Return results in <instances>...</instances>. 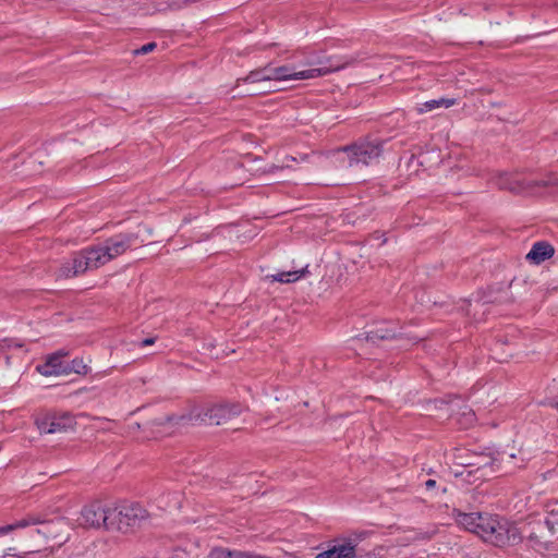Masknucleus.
<instances>
[{"instance_id": "27", "label": "nucleus", "mask_w": 558, "mask_h": 558, "mask_svg": "<svg viewBox=\"0 0 558 558\" xmlns=\"http://www.w3.org/2000/svg\"><path fill=\"white\" fill-rule=\"evenodd\" d=\"M548 404L551 407V408H555L557 411H558V401H555V400H551L548 402Z\"/></svg>"}, {"instance_id": "12", "label": "nucleus", "mask_w": 558, "mask_h": 558, "mask_svg": "<svg viewBox=\"0 0 558 558\" xmlns=\"http://www.w3.org/2000/svg\"><path fill=\"white\" fill-rule=\"evenodd\" d=\"M494 183L501 190H509L514 193H521L526 189V184L518 174L500 172L494 177Z\"/></svg>"}, {"instance_id": "15", "label": "nucleus", "mask_w": 558, "mask_h": 558, "mask_svg": "<svg viewBox=\"0 0 558 558\" xmlns=\"http://www.w3.org/2000/svg\"><path fill=\"white\" fill-rule=\"evenodd\" d=\"M456 104V99L453 98H439V99H430L425 102L418 105L417 111L420 113H426L433 111L437 108L445 107L449 108Z\"/></svg>"}, {"instance_id": "26", "label": "nucleus", "mask_w": 558, "mask_h": 558, "mask_svg": "<svg viewBox=\"0 0 558 558\" xmlns=\"http://www.w3.org/2000/svg\"><path fill=\"white\" fill-rule=\"evenodd\" d=\"M436 486V481L435 480H427L425 482V487L426 489H432Z\"/></svg>"}, {"instance_id": "25", "label": "nucleus", "mask_w": 558, "mask_h": 558, "mask_svg": "<svg viewBox=\"0 0 558 558\" xmlns=\"http://www.w3.org/2000/svg\"><path fill=\"white\" fill-rule=\"evenodd\" d=\"M155 343V338H146L141 342L142 347H147Z\"/></svg>"}, {"instance_id": "7", "label": "nucleus", "mask_w": 558, "mask_h": 558, "mask_svg": "<svg viewBox=\"0 0 558 558\" xmlns=\"http://www.w3.org/2000/svg\"><path fill=\"white\" fill-rule=\"evenodd\" d=\"M110 508L105 507L100 502H93L82 509L80 523L85 527L100 529L105 527L110 531Z\"/></svg>"}, {"instance_id": "2", "label": "nucleus", "mask_w": 558, "mask_h": 558, "mask_svg": "<svg viewBox=\"0 0 558 558\" xmlns=\"http://www.w3.org/2000/svg\"><path fill=\"white\" fill-rule=\"evenodd\" d=\"M343 68L331 58L308 56L300 63H287L280 66L270 65L271 81H304L325 76Z\"/></svg>"}, {"instance_id": "4", "label": "nucleus", "mask_w": 558, "mask_h": 558, "mask_svg": "<svg viewBox=\"0 0 558 558\" xmlns=\"http://www.w3.org/2000/svg\"><path fill=\"white\" fill-rule=\"evenodd\" d=\"M244 407L239 402L196 407L190 412V421L196 424L221 425L239 416Z\"/></svg>"}, {"instance_id": "10", "label": "nucleus", "mask_w": 558, "mask_h": 558, "mask_svg": "<svg viewBox=\"0 0 558 558\" xmlns=\"http://www.w3.org/2000/svg\"><path fill=\"white\" fill-rule=\"evenodd\" d=\"M453 519L456 523L466 531H470L477 536H480V532L482 531V525L484 524L485 513L481 512H462L460 510H453Z\"/></svg>"}, {"instance_id": "19", "label": "nucleus", "mask_w": 558, "mask_h": 558, "mask_svg": "<svg viewBox=\"0 0 558 558\" xmlns=\"http://www.w3.org/2000/svg\"><path fill=\"white\" fill-rule=\"evenodd\" d=\"M238 549H229L225 547H214L207 558H235Z\"/></svg>"}, {"instance_id": "18", "label": "nucleus", "mask_w": 558, "mask_h": 558, "mask_svg": "<svg viewBox=\"0 0 558 558\" xmlns=\"http://www.w3.org/2000/svg\"><path fill=\"white\" fill-rule=\"evenodd\" d=\"M395 337H396L395 331L384 329V328H378L376 330H372L367 335V339L372 340L373 342H375L376 340H388V339H392Z\"/></svg>"}, {"instance_id": "20", "label": "nucleus", "mask_w": 558, "mask_h": 558, "mask_svg": "<svg viewBox=\"0 0 558 558\" xmlns=\"http://www.w3.org/2000/svg\"><path fill=\"white\" fill-rule=\"evenodd\" d=\"M68 368H70V374L72 372L76 374H86L88 372L87 365L81 359H73L71 363H68Z\"/></svg>"}, {"instance_id": "6", "label": "nucleus", "mask_w": 558, "mask_h": 558, "mask_svg": "<svg viewBox=\"0 0 558 558\" xmlns=\"http://www.w3.org/2000/svg\"><path fill=\"white\" fill-rule=\"evenodd\" d=\"M110 531L126 532L134 527L147 515L146 510L138 504H124L119 507L110 508Z\"/></svg>"}, {"instance_id": "5", "label": "nucleus", "mask_w": 558, "mask_h": 558, "mask_svg": "<svg viewBox=\"0 0 558 558\" xmlns=\"http://www.w3.org/2000/svg\"><path fill=\"white\" fill-rule=\"evenodd\" d=\"M384 142L379 140L361 141L344 146L339 151L345 154L350 167L369 166L376 162L383 153Z\"/></svg>"}, {"instance_id": "14", "label": "nucleus", "mask_w": 558, "mask_h": 558, "mask_svg": "<svg viewBox=\"0 0 558 558\" xmlns=\"http://www.w3.org/2000/svg\"><path fill=\"white\" fill-rule=\"evenodd\" d=\"M270 65H267L263 69H257L254 71H251L245 77L238 80L239 84L241 82L247 83V84H255V83H264V82H270Z\"/></svg>"}, {"instance_id": "23", "label": "nucleus", "mask_w": 558, "mask_h": 558, "mask_svg": "<svg viewBox=\"0 0 558 558\" xmlns=\"http://www.w3.org/2000/svg\"><path fill=\"white\" fill-rule=\"evenodd\" d=\"M155 48H156L155 43H148V44L142 46L140 49H136L135 53L136 54H145V53L153 51Z\"/></svg>"}, {"instance_id": "13", "label": "nucleus", "mask_w": 558, "mask_h": 558, "mask_svg": "<svg viewBox=\"0 0 558 558\" xmlns=\"http://www.w3.org/2000/svg\"><path fill=\"white\" fill-rule=\"evenodd\" d=\"M555 253L554 247L545 242L539 241L532 245V248L526 255V259L531 260L532 263L538 265L546 259H549Z\"/></svg>"}, {"instance_id": "24", "label": "nucleus", "mask_w": 558, "mask_h": 558, "mask_svg": "<svg viewBox=\"0 0 558 558\" xmlns=\"http://www.w3.org/2000/svg\"><path fill=\"white\" fill-rule=\"evenodd\" d=\"M541 183L544 186L556 185V184H558V178L557 177H550L547 180L541 181Z\"/></svg>"}, {"instance_id": "16", "label": "nucleus", "mask_w": 558, "mask_h": 558, "mask_svg": "<svg viewBox=\"0 0 558 558\" xmlns=\"http://www.w3.org/2000/svg\"><path fill=\"white\" fill-rule=\"evenodd\" d=\"M41 523H44V521L39 517L28 515L26 518L15 521L14 523L4 525V529H5V533L8 534L17 529H25L31 525H37V524H41Z\"/></svg>"}, {"instance_id": "1", "label": "nucleus", "mask_w": 558, "mask_h": 558, "mask_svg": "<svg viewBox=\"0 0 558 558\" xmlns=\"http://www.w3.org/2000/svg\"><path fill=\"white\" fill-rule=\"evenodd\" d=\"M130 245V239L123 235L108 239L99 245L87 247L75 254L71 264L62 266L61 272L65 277H71L99 268L123 254Z\"/></svg>"}, {"instance_id": "22", "label": "nucleus", "mask_w": 558, "mask_h": 558, "mask_svg": "<svg viewBox=\"0 0 558 558\" xmlns=\"http://www.w3.org/2000/svg\"><path fill=\"white\" fill-rule=\"evenodd\" d=\"M235 558H269V557L257 554V553H253V551L236 550Z\"/></svg>"}, {"instance_id": "3", "label": "nucleus", "mask_w": 558, "mask_h": 558, "mask_svg": "<svg viewBox=\"0 0 558 558\" xmlns=\"http://www.w3.org/2000/svg\"><path fill=\"white\" fill-rule=\"evenodd\" d=\"M480 537L497 547L515 545L521 542L517 525L497 514L485 513Z\"/></svg>"}, {"instance_id": "9", "label": "nucleus", "mask_w": 558, "mask_h": 558, "mask_svg": "<svg viewBox=\"0 0 558 558\" xmlns=\"http://www.w3.org/2000/svg\"><path fill=\"white\" fill-rule=\"evenodd\" d=\"M65 355L66 353L63 351L48 355L43 364L36 366L37 372L46 377L69 375L70 368H68V363L62 360Z\"/></svg>"}, {"instance_id": "17", "label": "nucleus", "mask_w": 558, "mask_h": 558, "mask_svg": "<svg viewBox=\"0 0 558 558\" xmlns=\"http://www.w3.org/2000/svg\"><path fill=\"white\" fill-rule=\"evenodd\" d=\"M303 271L294 270V271H282L275 275L269 276L272 281H278L282 283L295 282L302 277Z\"/></svg>"}, {"instance_id": "8", "label": "nucleus", "mask_w": 558, "mask_h": 558, "mask_svg": "<svg viewBox=\"0 0 558 558\" xmlns=\"http://www.w3.org/2000/svg\"><path fill=\"white\" fill-rule=\"evenodd\" d=\"M74 425L75 418L68 412L49 413L36 418V426L43 434L64 433Z\"/></svg>"}, {"instance_id": "21", "label": "nucleus", "mask_w": 558, "mask_h": 558, "mask_svg": "<svg viewBox=\"0 0 558 558\" xmlns=\"http://www.w3.org/2000/svg\"><path fill=\"white\" fill-rule=\"evenodd\" d=\"M13 548H8L2 558H13V557H17V558H28L31 555H34L36 554L35 551H25V553H22V554H15L13 553Z\"/></svg>"}, {"instance_id": "28", "label": "nucleus", "mask_w": 558, "mask_h": 558, "mask_svg": "<svg viewBox=\"0 0 558 558\" xmlns=\"http://www.w3.org/2000/svg\"><path fill=\"white\" fill-rule=\"evenodd\" d=\"M5 534H7V533H5V529H4V526H0V536H3V535H5Z\"/></svg>"}, {"instance_id": "11", "label": "nucleus", "mask_w": 558, "mask_h": 558, "mask_svg": "<svg viewBox=\"0 0 558 558\" xmlns=\"http://www.w3.org/2000/svg\"><path fill=\"white\" fill-rule=\"evenodd\" d=\"M356 543L349 538L316 555L314 558H355Z\"/></svg>"}]
</instances>
